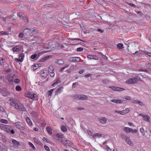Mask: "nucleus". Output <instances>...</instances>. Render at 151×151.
I'll return each instance as SVG.
<instances>
[{
    "instance_id": "nucleus-24",
    "label": "nucleus",
    "mask_w": 151,
    "mask_h": 151,
    "mask_svg": "<svg viewBox=\"0 0 151 151\" xmlns=\"http://www.w3.org/2000/svg\"><path fill=\"white\" fill-rule=\"evenodd\" d=\"M26 120L27 124L29 126H31L32 125V122L30 119L28 117L26 118Z\"/></svg>"
},
{
    "instance_id": "nucleus-17",
    "label": "nucleus",
    "mask_w": 151,
    "mask_h": 151,
    "mask_svg": "<svg viewBox=\"0 0 151 151\" xmlns=\"http://www.w3.org/2000/svg\"><path fill=\"white\" fill-rule=\"evenodd\" d=\"M0 127L2 130L6 131H7V129H9V126L3 124H1V125Z\"/></svg>"
},
{
    "instance_id": "nucleus-32",
    "label": "nucleus",
    "mask_w": 151,
    "mask_h": 151,
    "mask_svg": "<svg viewBox=\"0 0 151 151\" xmlns=\"http://www.w3.org/2000/svg\"><path fill=\"white\" fill-rule=\"evenodd\" d=\"M56 63L59 65H61L64 63V61L62 60H58Z\"/></svg>"
},
{
    "instance_id": "nucleus-8",
    "label": "nucleus",
    "mask_w": 151,
    "mask_h": 151,
    "mask_svg": "<svg viewBox=\"0 0 151 151\" xmlns=\"http://www.w3.org/2000/svg\"><path fill=\"white\" fill-rule=\"evenodd\" d=\"M99 122L101 124H105L107 122V119L105 117H102L99 120Z\"/></svg>"
},
{
    "instance_id": "nucleus-55",
    "label": "nucleus",
    "mask_w": 151,
    "mask_h": 151,
    "mask_svg": "<svg viewBox=\"0 0 151 151\" xmlns=\"http://www.w3.org/2000/svg\"><path fill=\"white\" fill-rule=\"evenodd\" d=\"M44 52L43 51H42L41 52H39L38 54V57H39L42 54H44Z\"/></svg>"
},
{
    "instance_id": "nucleus-12",
    "label": "nucleus",
    "mask_w": 151,
    "mask_h": 151,
    "mask_svg": "<svg viewBox=\"0 0 151 151\" xmlns=\"http://www.w3.org/2000/svg\"><path fill=\"white\" fill-rule=\"evenodd\" d=\"M125 141L129 145L132 146L133 145L132 142L131 140L130 139L127 137H126L125 139Z\"/></svg>"
},
{
    "instance_id": "nucleus-31",
    "label": "nucleus",
    "mask_w": 151,
    "mask_h": 151,
    "mask_svg": "<svg viewBox=\"0 0 151 151\" xmlns=\"http://www.w3.org/2000/svg\"><path fill=\"white\" fill-rule=\"evenodd\" d=\"M61 131L63 132H65L67 130V129L65 125H62L60 127Z\"/></svg>"
},
{
    "instance_id": "nucleus-15",
    "label": "nucleus",
    "mask_w": 151,
    "mask_h": 151,
    "mask_svg": "<svg viewBox=\"0 0 151 151\" xmlns=\"http://www.w3.org/2000/svg\"><path fill=\"white\" fill-rule=\"evenodd\" d=\"M0 92L4 96H6L8 94V91L6 88H3L0 90Z\"/></svg>"
},
{
    "instance_id": "nucleus-62",
    "label": "nucleus",
    "mask_w": 151,
    "mask_h": 151,
    "mask_svg": "<svg viewBox=\"0 0 151 151\" xmlns=\"http://www.w3.org/2000/svg\"><path fill=\"white\" fill-rule=\"evenodd\" d=\"M114 112L116 113L119 114H120V111H117V110H115L114 111Z\"/></svg>"
},
{
    "instance_id": "nucleus-50",
    "label": "nucleus",
    "mask_w": 151,
    "mask_h": 151,
    "mask_svg": "<svg viewBox=\"0 0 151 151\" xmlns=\"http://www.w3.org/2000/svg\"><path fill=\"white\" fill-rule=\"evenodd\" d=\"M44 147L45 149L46 150H47V151H50V148H49V147L48 146H46V145H45L44 146Z\"/></svg>"
},
{
    "instance_id": "nucleus-54",
    "label": "nucleus",
    "mask_w": 151,
    "mask_h": 151,
    "mask_svg": "<svg viewBox=\"0 0 151 151\" xmlns=\"http://www.w3.org/2000/svg\"><path fill=\"white\" fill-rule=\"evenodd\" d=\"M83 50V48L82 47H79L77 48V51L78 52H80Z\"/></svg>"
},
{
    "instance_id": "nucleus-33",
    "label": "nucleus",
    "mask_w": 151,
    "mask_h": 151,
    "mask_svg": "<svg viewBox=\"0 0 151 151\" xmlns=\"http://www.w3.org/2000/svg\"><path fill=\"white\" fill-rule=\"evenodd\" d=\"M33 140L34 142L37 144H40L41 143L40 141L39 140L38 138H37L35 137L34 138Z\"/></svg>"
},
{
    "instance_id": "nucleus-56",
    "label": "nucleus",
    "mask_w": 151,
    "mask_h": 151,
    "mask_svg": "<svg viewBox=\"0 0 151 151\" xmlns=\"http://www.w3.org/2000/svg\"><path fill=\"white\" fill-rule=\"evenodd\" d=\"M139 101H138L137 100H134L132 101V103L133 104H138V102Z\"/></svg>"
},
{
    "instance_id": "nucleus-30",
    "label": "nucleus",
    "mask_w": 151,
    "mask_h": 151,
    "mask_svg": "<svg viewBox=\"0 0 151 151\" xmlns=\"http://www.w3.org/2000/svg\"><path fill=\"white\" fill-rule=\"evenodd\" d=\"M54 67L50 65V66L48 68V71L49 73L51 72L54 71Z\"/></svg>"
},
{
    "instance_id": "nucleus-60",
    "label": "nucleus",
    "mask_w": 151,
    "mask_h": 151,
    "mask_svg": "<svg viewBox=\"0 0 151 151\" xmlns=\"http://www.w3.org/2000/svg\"><path fill=\"white\" fill-rule=\"evenodd\" d=\"M106 148L108 151H110L111 150L110 149V148L107 145L106 146Z\"/></svg>"
},
{
    "instance_id": "nucleus-4",
    "label": "nucleus",
    "mask_w": 151,
    "mask_h": 151,
    "mask_svg": "<svg viewBox=\"0 0 151 151\" xmlns=\"http://www.w3.org/2000/svg\"><path fill=\"white\" fill-rule=\"evenodd\" d=\"M75 99L77 100H84L88 99V97L84 95L76 94L73 96Z\"/></svg>"
},
{
    "instance_id": "nucleus-37",
    "label": "nucleus",
    "mask_w": 151,
    "mask_h": 151,
    "mask_svg": "<svg viewBox=\"0 0 151 151\" xmlns=\"http://www.w3.org/2000/svg\"><path fill=\"white\" fill-rule=\"evenodd\" d=\"M117 47L120 50L122 49L123 48H124L123 44L121 43L118 44L117 45Z\"/></svg>"
},
{
    "instance_id": "nucleus-16",
    "label": "nucleus",
    "mask_w": 151,
    "mask_h": 151,
    "mask_svg": "<svg viewBox=\"0 0 151 151\" xmlns=\"http://www.w3.org/2000/svg\"><path fill=\"white\" fill-rule=\"evenodd\" d=\"M87 58L90 59H93L95 60H98L99 59V57L95 55H88L87 56Z\"/></svg>"
},
{
    "instance_id": "nucleus-44",
    "label": "nucleus",
    "mask_w": 151,
    "mask_h": 151,
    "mask_svg": "<svg viewBox=\"0 0 151 151\" xmlns=\"http://www.w3.org/2000/svg\"><path fill=\"white\" fill-rule=\"evenodd\" d=\"M15 90L18 91H19L21 90V88L19 86H17L16 87Z\"/></svg>"
},
{
    "instance_id": "nucleus-29",
    "label": "nucleus",
    "mask_w": 151,
    "mask_h": 151,
    "mask_svg": "<svg viewBox=\"0 0 151 151\" xmlns=\"http://www.w3.org/2000/svg\"><path fill=\"white\" fill-rule=\"evenodd\" d=\"M9 34V32H8L0 31V35H8Z\"/></svg>"
},
{
    "instance_id": "nucleus-3",
    "label": "nucleus",
    "mask_w": 151,
    "mask_h": 151,
    "mask_svg": "<svg viewBox=\"0 0 151 151\" xmlns=\"http://www.w3.org/2000/svg\"><path fill=\"white\" fill-rule=\"evenodd\" d=\"M24 34L26 35H30L31 34L33 33V35L37 33V31L33 28L31 29H25L24 31Z\"/></svg>"
},
{
    "instance_id": "nucleus-23",
    "label": "nucleus",
    "mask_w": 151,
    "mask_h": 151,
    "mask_svg": "<svg viewBox=\"0 0 151 151\" xmlns=\"http://www.w3.org/2000/svg\"><path fill=\"white\" fill-rule=\"evenodd\" d=\"M111 88L113 90L116 91H122L124 90V89L118 87L112 86Z\"/></svg>"
},
{
    "instance_id": "nucleus-38",
    "label": "nucleus",
    "mask_w": 151,
    "mask_h": 151,
    "mask_svg": "<svg viewBox=\"0 0 151 151\" xmlns=\"http://www.w3.org/2000/svg\"><path fill=\"white\" fill-rule=\"evenodd\" d=\"M32 68H33V69L34 70H35L36 69H37L39 67V66L38 65L37 63V64H35L33 65L32 66Z\"/></svg>"
},
{
    "instance_id": "nucleus-58",
    "label": "nucleus",
    "mask_w": 151,
    "mask_h": 151,
    "mask_svg": "<svg viewBox=\"0 0 151 151\" xmlns=\"http://www.w3.org/2000/svg\"><path fill=\"white\" fill-rule=\"evenodd\" d=\"M23 35L24 34L22 33H21L19 34V37H22L23 36Z\"/></svg>"
},
{
    "instance_id": "nucleus-36",
    "label": "nucleus",
    "mask_w": 151,
    "mask_h": 151,
    "mask_svg": "<svg viewBox=\"0 0 151 151\" xmlns=\"http://www.w3.org/2000/svg\"><path fill=\"white\" fill-rule=\"evenodd\" d=\"M38 57L37 55V54H35L33 55H32L31 56V59H33L36 58V60L38 58Z\"/></svg>"
},
{
    "instance_id": "nucleus-21",
    "label": "nucleus",
    "mask_w": 151,
    "mask_h": 151,
    "mask_svg": "<svg viewBox=\"0 0 151 151\" xmlns=\"http://www.w3.org/2000/svg\"><path fill=\"white\" fill-rule=\"evenodd\" d=\"M111 102L116 104H122L123 101L119 99H112L111 100Z\"/></svg>"
},
{
    "instance_id": "nucleus-34",
    "label": "nucleus",
    "mask_w": 151,
    "mask_h": 151,
    "mask_svg": "<svg viewBox=\"0 0 151 151\" xmlns=\"http://www.w3.org/2000/svg\"><path fill=\"white\" fill-rule=\"evenodd\" d=\"M46 129L47 132L49 134H52V131L50 127H46Z\"/></svg>"
},
{
    "instance_id": "nucleus-5",
    "label": "nucleus",
    "mask_w": 151,
    "mask_h": 151,
    "mask_svg": "<svg viewBox=\"0 0 151 151\" xmlns=\"http://www.w3.org/2000/svg\"><path fill=\"white\" fill-rule=\"evenodd\" d=\"M25 95L26 96L33 100H36L37 99V96L35 93L32 94V93L30 92L27 93L25 94Z\"/></svg>"
},
{
    "instance_id": "nucleus-13",
    "label": "nucleus",
    "mask_w": 151,
    "mask_h": 151,
    "mask_svg": "<svg viewBox=\"0 0 151 151\" xmlns=\"http://www.w3.org/2000/svg\"><path fill=\"white\" fill-rule=\"evenodd\" d=\"M70 60L72 62H79L80 60V58L79 57H72L70 58Z\"/></svg>"
},
{
    "instance_id": "nucleus-14",
    "label": "nucleus",
    "mask_w": 151,
    "mask_h": 151,
    "mask_svg": "<svg viewBox=\"0 0 151 151\" xmlns=\"http://www.w3.org/2000/svg\"><path fill=\"white\" fill-rule=\"evenodd\" d=\"M48 74V72L47 70H45L41 71V74L42 76L43 77H46Z\"/></svg>"
},
{
    "instance_id": "nucleus-61",
    "label": "nucleus",
    "mask_w": 151,
    "mask_h": 151,
    "mask_svg": "<svg viewBox=\"0 0 151 151\" xmlns=\"http://www.w3.org/2000/svg\"><path fill=\"white\" fill-rule=\"evenodd\" d=\"M4 110L3 108L0 105V111H3Z\"/></svg>"
},
{
    "instance_id": "nucleus-25",
    "label": "nucleus",
    "mask_w": 151,
    "mask_h": 151,
    "mask_svg": "<svg viewBox=\"0 0 151 151\" xmlns=\"http://www.w3.org/2000/svg\"><path fill=\"white\" fill-rule=\"evenodd\" d=\"M21 50V48L19 46H16L13 48L14 52H17Z\"/></svg>"
},
{
    "instance_id": "nucleus-53",
    "label": "nucleus",
    "mask_w": 151,
    "mask_h": 151,
    "mask_svg": "<svg viewBox=\"0 0 151 151\" xmlns=\"http://www.w3.org/2000/svg\"><path fill=\"white\" fill-rule=\"evenodd\" d=\"M78 85V83H73V84L72 85V87L74 88H75L76 86Z\"/></svg>"
},
{
    "instance_id": "nucleus-7",
    "label": "nucleus",
    "mask_w": 151,
    "mask_h": 151,
    "mask_svg": "<svg viewBox=\"0 0 151 151\" xmlns=\"http://www.w3.org/2000/svg\"><path fill=\"white\" fill-rule=\"evenodd\" d=\"M137 81V79L135 78H131L128 80L126 81L127 84H134Z\"/></svg>"
},
{
    "instance_id": "nucleus-48",
    "label": "nucleus",
    "mask_w": 151,
    "mask_h": 151,
    "mask_svg": "<svg viewBox=\"0 0 151 151\" xmlns=\"http://www.w3.org/2000/svg\"><path fill=\"white\" fill-rule=\"evenodd\" d=\"M63 87H60L57 90V92L58 93L60 91H61L63 89Z\"/></svg>"
},
{
    "instance_id": "nucleus-1",
    "label": "nucleus",
    "mask_w": 151,
    "mask_h": 151,
    "mask_svg": "<svg viewBox=\"0 0 151 151\" xmlns=\"http://www.w3.org/2000/svg\"><path fill=\"white\" fill-rule=\"evenodd\" d=\"M10 105L13 107H15L17 109H20L23 111H25L26 109L25 108L22 106V105L19 104L17 103L15 100L12 99H10L9 100Z\"/></svg>"
},
{
    "instance_id": "nucleus-28",
    "label": "nucleus",
    "mask_w": 151,
    "mask_h": 151,
    "mask_svg": "<svg viewBox=\"0 0 151 151\" xmlns=\"http://www.w3.org/2000/svg\"><path fill=\"white\" fill-rule=\"evenodd\" d=\"M123 130L126 132L129 133L131 132V129L128 127H125L124 128Z\"/></svg>"
},
{
    "instance_id": "nucleus-11",
    "label": "nucleus",
    "mask_w": 151,
    "mask_h": 151,
    "mask_svg": "<svg viewBox=\"0 0 151 151\" xmlns=\"http://www.w3.org/2000/svg\"><path fill=\"white\" fill-rule=\"evenodd\" d=\"M52 58V56L50 55H47L45 56L43 58L40 59L39 61V62H42L47 61L49 59L51 58Z\"/></svg>"
},
{
    "instance_id": "nucleus-2",
    "label": "nucleus",
    "mask_w": 151,
    "mask_h": 151,
    "mask_svg": "<svg viewBox=\"0 0 151 151\" xmlns=\"http://www.w3.org/2000/svg\"><path fill=\"white\" fill-rule=\"evenodd\" d=\"M136 44L134 42H132L129 43V45H128V50H129L130 52L133 54L137 52V51H136L134 52L136 48Z\"/></svg>"
},
{
    "instance_id": "nucleus-18",
    "label": "nucleus",
    "mask_w": 151,
    "mask_h": 151,
    "mask_svg": "<svg viewBox=\"0 0 151 151\" xmlns=\"http://www.w3.org/2000/svg\"><path fill=\"white\" fill-rule=\"evenodd\" d=\"M130 111V110L128 108H126L125 110L120 111V114L121 115H124L128 113Z\"/></svg>"
},
{
    "instance_id": "nucleus-35",
    "label": "nucleus",
    "mask_w": 151,
    "mask_h": 151,
    "mask_svg": "<svg viewBox=\"0 0 151 151\" xmlns=\"http://www.w3.org/2000/svg\"><path fill=\"white\" fill-rule=\"evenodd\" d=\"M143 118L144 119L145 121L147 122H149L150 117L149 116L146 115L143 116Z\"/></svg>"
},
{
    "instance_id": "nucleus-49",
    "label": "nucleus",
    "mask_w": 151,
    "mask_h": 151,
    "mask_svg": "<svg viewBox=\"0 0 151 151\" xmlns=\"http://www.w3.org/2000/svg\"><path fill=\"white\" fill-rule=\"evenodd\" d=\"M49 73L50 76L51 77H53L55 76V73H54V71L51 72Z\"/></svg>"
},
{
    "instance_id": "nucleus-42",
    "label": "nucleus",
    "mask_w": 151,
    "mask_h": 151,
    "mask_svg": "<svg viewBox=\"0 0 151 151\" xmlns=\"http://www.w3.org/2000/svg\"><path fill=\"white\" fill-rule=\"evenodd\" d=\"M29 145L34 150H35L36 148L34 145L31 142L29 143Z\"/></svg>"
},
{
    "instance_id": "nucleus-41",
    "label": "nucleus",
    "mask_w": 151,
    "mask_h": 151,
    "mask_svg": "<svg viewBox=\"0 0 151 151\" xmlns=\"http://www.w3.org/2000/svg\"><path fill=\"white\" fill-rule=\"evenodd\" d=\"M138 132V130L137 129H134V130L131 129V132H130L132 134H134L135 133H137Z\"/></svg>"
},
{
    "instance_id": "nucleus-52",
    "label": "nucleus",
    "mask_w": 151,
    "mask_h": 151,
    "mask_svg": "<svg viewBox=\"0 0 151 151\" xmlns=\"http://www.w3.org/2000/svg\"><path fill=\"white\" fill-rule=\"evenodd\" d=\"M4 60L3 59H0V65H2L4 63Z\"/></svg>"
},
{
    "instance_id": "nucleus-51",
    "label": "nucleus",
    "mask_w": 151,
    "mask_h": 151,
    "mask_svg": "<svg viewBox=\"0 0 151 151\" xmlns=\"http://www.w3.org/2000/svg\"><path fill=\"white\" fill-rule=\"evenodd\" d=\"M138 104L140 106H144V104L142 102L139 101L138 102Z\"/></svg>"
},
{
    "instance_id": "nucleus-59",
    "label": "nucleus",
    "mask_w": 151,
    "mask_h": 151,
    "mask_svg": "<svg viewBox=\"0 0 151 151\" xmlns=\"http://www.w3.org/2000/svg\"><path fill=\"white\" fill-rule=\"evenodd\" d=\"M128 124L129 126H132L133 127H134V126L132 123L130 122H129L128 123Z\"/></svg>"
},
{
    "instance_id": "nucleus-47",
    "label": "nucleus",
    "mask_w": 151,
    "mask_h": 151,
    "mask_svg": "<svg viewBox=\"0 0 151 151\" xmlns=\"http://www.w3.org/2000/svg\"><path fill=\"white\" fill-rule=\"evenodd\" d=\"M14 81L16 83H18L20 81L18 78H16L14 79Z\"/></svg>"
},
{
    "instance_id": "nucleus-39",
    "label": "nucleus",
    "mask_w": 151,
    "mask_h": 151,
    "mask_svg": "<svg viewBox=\"0 0 151 151\" xmlns=\"http://www.w3.org/2000/svg\"><path fill=\"white\" fill-rule=\"evenodd\" d=\"M12 143L15 145H17L19 144V142L17 141V140L15 139H13L12 141Z\"/></svg>"
},
{
    "instance_id": "nucleus-57",
    "label": "nucleus",
    "mask_w": 151,
    "mask_h": 151,
    "mask_svg": "<svg viewBox=\"0 0 151 151\" xmlns=\"http://www.w3.org/2000/svg\"><path fill=\"white\" fill-rule=\"evenodd\" d=\"M92 76V74H88L87 75H86L85 76V77L86 78H88Z\"/></svg>"
},
{
    "instance_id": "nucleus-43",
    "label": "nucleus",
    "mask_w": 151,
    "mask_h": 151,
    "mask_svg": "<svg viewBox=\"0 0 151 151\" xmlns=\"http://www.w3.org/2000/svg\"><path fill=\"white\" fill-rule=\"evenodd\" d=\"M54 89H52L48 91V96H51L53 92Z\"/></svg>"
},
{
    "instance_id": "nucleus-27",
    "label": "nucleus",
    "mask_w": 151,
    "mask_h": 151,
    "mask_svg": "<svg viewBox=\"0 0 151 151\" xmlns=\"http://www.w3.org/2000/svg\"><path fill=\"white\" fill-rule=\"evenodd\" d=\"M103 136L102 134H100L97 133L95 134L94 135H93V137L94 138H95L96 137H99L100 138L102 137Z\"/></svg>"
},
{
    "instance_id": "nucleus-46",
    "label": "nucleus",
    "mask_w": 151,
    "mask_h": 151,
    "mask_svg": "<svg viewBox=\"0 0 151 151\" xmlns=\"http://www.w3.org/2000/svg\"><path fill=\"white\" fill-rule=\"evenodd\" d=\"M124 98L125 99L128 100H130L131 99V97L130 96H125Z\"/></svg>"
},
{
    "instance_id": "nucleus-10",
    "label": "nucleus",
    "mask_w": 151,
    "mask_h": 151,
    "mask_svg": "<svg viewBox=\"0 0 151 151\" xmlns=\"http://www.w3.org/2000/svg\"><path fill=\"white\" fill-rule=\"evenodd\" d=\"M14 75L12 74H10L7 76V79L8 81L10 83H12L13 81V79L14 78Z\"/></svg>"
},
{
    "instance_id": "nucleus-63",
    "label": "nucleus",
    "mask_w": 151,
    "mask_h": 151,
    "mask_svg": "<svg viewBox=\"0 0 151 151\" xmlns=\"http://www.w3.org/2000/svg\"><path fill=\"white\" fill-rule=\"evenodd\" d=\"M37 64L39 66V67H42L43 66V65L42 63H37Z\"/></svg>"
},
{
    "instance_id": "nucleus-19",
    "label": "nucleus",
    "mask_w": 151,
    "mask_h": 151,
    "mask_svg": "<svg viewBox=\"0 0 151 151\" xmlns=\"http://www.w3.org/2000/svg\"><path fill=\"white\" fill-rule=\"evenodd\" d=\"M17 15L19 17L21 18V19H22L23 20L26 19V21L27 22V20L26 19V17L25 16V15H24V14L20 13H17Z\"/></svg>"
},
{
    "instance_id": "nucleus-40",
    "label": "nucleus",
    "mask_w": 151,
    "mask_h": 151,
    "mask_svg": "<svg viewBox=\"0 0 151 151\" xmlns=\"http://www.w3.org/2000/svg\"><path fill=\"white\" fill-rule=\"evenodd\" d=\"M140 132L141 133L142 135L144 136L145 134V131L143 128L142 127L140 129Z\"/></svg>"
},
{
    "instance_id": "nucleus-20",
    "label": "nucleus",
    "mask_w": 151,
    "mask_h": 151,
    "mask_svg": "<svg viewBox=\"0 0 151 151\" xmlns=\"http://www.w3.org/2000/svg\"><path fill=\"white\" fill-rule=\"evenodd\" d=\"M57 137L58 138L59 141L63 142V140L62 138L63 136L61 134L58 133L56 134Z\"/></svg>"
},
{
    "instance_id": "nucleus-22",
    "label": "nucleus",
    "mask_w": 151,
    "mask_h": 151,
    "mask_svg": "<svg viewBox=\"0 0 151 151\" xmlns=\"http://www.w3.org/2000/svg\"><path fill=\"white\" fill-rule=\"evenodd\" d=\"M64 143L66 145L68 146L71 147L73 145V144L70 141L68 140H65Z\"/></svg>"
},
{
    "instance_id": "nucleus-9",
    "label": "nucleus",
    "mask_w": 151,
    "mask_h": 151,
    "mask_svg": "<svg viewBox=\"0 0 151 151\" xmlns=\"http://www.w3.org/2000/svg\"><path fill=\"white\" fill-rule=\"evenodd\" d=\"M15 125L16 128L19 129H21L24 128L23 124L20 122H16L15 123Z\"/></svg>"
},
{
    "instance_id": "nucleus-45",
    "label": "nucleus",
    "mask_w": 151,
    "mask_h": 151,
    "mask_svg": "<svg viewBox=\"0 0 151 151\" xmlns=\"http://www.w3.org/2000/svg\"><path fill=\"white\" fill-rule=\"evenodd\" d=\"M1 122L2 123L5 124H7L8 123V121L7 120L4 119H1Z\"/></svg>"
},
{
    "instance_id": "nucleus-64",
    "label": "nucleus",
    "mask_w": 151,
    "mask_h": 151,
    "mask_svg": "<svg viewBox=\"0 0 151 151\" xmlns=\"http://www.w3.org/2000/svg\"><path fill=\"white\" fill-rule=\"evenodd\" d=\"M97 30L98 32H99L101 33H102L104 32V31L103 30L99 29H98Z\"/></svg>"
},
{
    "instance_id": "nucleus-6",
    "label": "nucleus",
    "mask_w": 151,
    "mask_h": 151,
    "mask_svg": "<svg viewBox=\"0 0 151 151\" xmlns=\"http://www.w3.org/2000/svg\"><path fill=\"white\" fill-rule=\"evenodd\" d=\"M24 57V53H22L19 55L18 58H15L14 59V60L16 62H22L23 61Z\"/></svg>"
},
{
    "instance_id": "nucleus-26",
    "label": "nucleus",
    "mask_w": 151,
    "mask_h": 151,
    "mask_svg": "<svg viewBox=\"0 0 151 151\" xmlns=\"http://www.w3.org/2000/svg\"><path fill=\"white\" fill-rule=\"evenodd\" d=\"M61 82L60 79L59 78H58L56 79V81L54 82L52 85V86L53 87L55 86Z\"/></svg>"
}]
</instances>
